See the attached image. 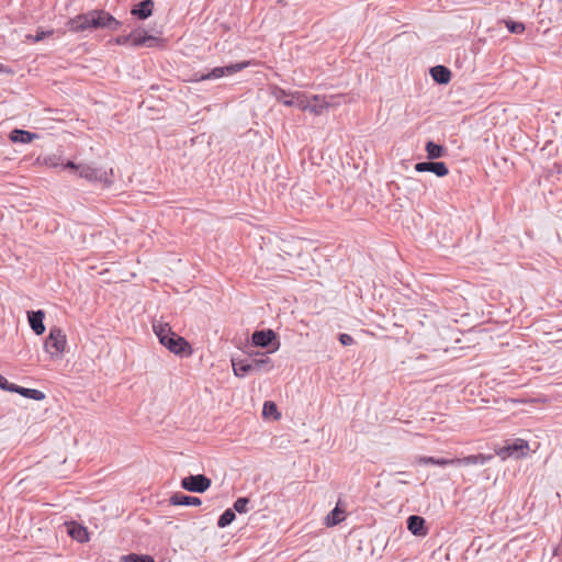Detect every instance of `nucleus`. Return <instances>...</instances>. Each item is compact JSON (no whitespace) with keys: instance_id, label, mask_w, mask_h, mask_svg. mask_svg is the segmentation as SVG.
I'll return each mask as SVG.
<instances>
[{"instance_id":"nucleus-1","label":"nucleus","mask_w":562,"mask_h":562,"mask_svg":"<svg viewBox=\"0 0 562 562\" xmlns=\"http://www.w3.org/2000/svg\"><path fill=\"white\" fill-rule=\"evenodd\" d=\"M67 26L68 30L74 33L98 29L116 31L120 26V22L104 10H92L70 19L67 22Z\"/></svg>"},{"instance_id":"nucleus-2","label":"nucleus","mask_w":562,"mask_h":562,"mask_svg":"<svg viewBox=\"0 0 562 562\" xmlns=\"http://www.w3.org/2000/svg\"><path fill=\"white\" fill-rule=\"evenodd\" d=\"M153 329L159 342L177 356L186 357L192 352L190 344L181 336L172 331L169 324L154 323Z\"/></svg>"},{"instance_id":"nucleus-3","label":"nucleus","mask_w":562,"mask_h":562,"mask_svg":"<svg viewBox=\"0 0 562 562\" xmlns=\"http://www.w3.org/2000/svg\"><path fill=\"white\" fill-rule=\"evenodd\" d=\"M232 366L234 374L238 378H244L251 372L262 373L273 369L271 359L265 355L252 359H232Z\"/></svg>"},{"instance_id":"nucleus-4","label":"nucleus","mask_w":562,"mask_h":562,"mask_svg":"<svg viewBox=\"0 0 562 562\" xmlns=\"http://www.w3.org/2000/svg\"><path fill=\"white\" fill-rule=\"evenodd\" d=\"M64 168H70L76 171H78L79 176L90 182L100 183L104 187H109L112 183L111 176H112V169L110 172L106 170L94 168L91 165H85L79 164L76 165L72 161H67V164L64 165Z\"/></svg>"},{"instance_id":"nucleus-5","label":"nucleus","mask_w":562,"mask_h":562,"mask_svg":"<svg viewBox=\"0 0 562 562\" xmlns=\"http://www.w3.org/2000/svg\"><path fill=\"white\" fill-rule=\"evenodd\" d=\"M248 65H249L248 61H241V63H236V64H229V65L223 66V67H215L206 74L194 72L193 78L191 80L198 82V81H203V80L218 79L224 76L234 75V74L243 70L244 68H246Z\"/></svg>"},{"instance_id":"nucleus-6","label":"nucleus","mask_w":562,"mask_h":562,"mask_svg":"<svg viewBox=\"0 0 562 562\" xmlns=\"http://www.w3.org/2000/svg\"><path fill=\"white\" fill-rule=\"evenodd\" d=\"M67 340L64 331L58 327H53L45 340L44 348L52 358L59 359L65 350Z\"/></svg>"},{"instance_id":"nucleus-7","label":"nucleus","mask_w":562,"mask_h":562,"mask_svg":"<svg viewBox=\"0 0 562 562\" xmlns=\"http://www.w3.org/2000/svg\"><path fill=\"white\" fill-rule=\"evenodd\" d=\"M251 344L260 348H268L273 345L270 352L277 351L280 347L278 335L272 329L255 330L251 335Z\"/></svg>"},{"instance_id":"nucleus-8","label":"nucleus","mask_w":562,"mask_h":562,"mask_svg":"<svg viewBox=\"0 0 562 562\" xmlns=\"http://www.w3.org/2000/svg\"><path fill=\"white\" fill-rule=\"evenodd\" d=\"M212 484L204 474H190L181 480V487L191 493H204Z\"/></svg>"},{"instance_id":"nucleus-9","label":"nucleus","mask_w":562,"mask_h":562,"mask_svg":"<svg viewBox=\"0 0 562 562\" xmlns=\"http://www.w3.org/2000/svg\"><path fill=\"white\" fill-rule=\"evenodd\" d=\"M528 450V442L524 439L518 438L508 443L507 446L501 448L496 453L501 456L503 459L507 457L519 459L521 457H525Z\"/></svg>"},{"instance_id":"nucleus-10","label":"nucleus","mask_w":562,"mask_h":562,"mask_svg":"<svg viewBox=\"0 0 562 562\" xmlns=\"http://www.w3.org/2000/svg\"><path fill=\"white\" fill-rule=\"evenodd\" d=\"M417 172H432L437 177H446L449 173L448 166L443 161H422L415 165Z\"/></svg>"},{"instance_id":"nucleus-11","label":"nucleus","mask_w":562,"mask_h":562,"mask_svg":"<svg viewBox=\"0 0 562 562\" xmlns=\"http://www.w3.org/2000/svg\"><path fill=\"white\" fill-rule=\"evenodd\" d=\"M494 458V454H472L463 458H454L453 465H483L490 462Z\"/></svg>"},{"instance_id":"nucleus-12","label":"nucleus","mask_w":562,"mask_h":562,"mask_svg":"<svg viewBox=\"0 0 562 562\" xmlns=\"http://www.w3.org/2000/svg\"><path fill=\"white\" fill-rule=\"evenodd\" d=\"M169 503L173 506H200L202 501L196 496H189L177 492L171 495Z\"/></svg>"},{"instance_id":"nucleus-13","label":"nucleus","mask_w":562,"mask_h":562,"mask_svg":"<svg viewBox=\"0 0 562 562\" xmlns=\"http://www.w3.org/2000/svg\"><path fill=\"white\" fill-rule=\"evenodd\" d=\"M44 317L45 313L42 310L27 312L30 326L36 335H42L45 331Z\"/></svg>"},{"instance_id":"nucleus-14","label":"nucleus","mask_w":562,"mask_h":562,"mask_svg":"<svg viewBox=\"0 0 562 562\" xmlns=\"http://www.w3.org/2000/svg\"><path fill=\"white\" fill-rule=\"evenodd\" d=\"M153 9H154L153 0H143L133 7V9L131 10V13L140 20H145L151 15Z\"/></svg>"},{"instance_id":"nucleus-15","label":"nucleus","mask_w":562,"mask_h":562,"mask_svg":"<svg viewBox=\"0 0 562 562\" xmlns=\"http://www.w3.org/2000/svg\"><path fill=\"white\" fill-rule=\"evenodd\" d=\"M407 529L415 536H425L427 528L425 527V519L417 515H412L407 518Z\"/></svg>"},{"instance_id":"nucleus-16","label":"nucleus","mask_w":562,"mask_h":562,"mask_svg":"<svg viewBox=\"0 0 562 562\" xmlns=\"http://www.w3.org/2000/svg\"><path fill=\"white\" fill-rule=\"evenodd\" d=\"M68 535L77 540L78 542H87L89 540V533L86 527L72 521L67 527Z\"/></svg>"},{"instance_id":"nucleus-17","label":"nucleus","mask_w":562,"mask_h":562,"mask_svg":"<svg viewBox=\"0 0 562 562\" xmlns=\"http://www.w3.org/2000/svg\"><path fill=\"white\" fill-rule=\"evenodd\" d=\"M430 75L434 81L439 85H447L451 79V71L442 65H437L430 68Z\"/></svg>"},{"instance_id":"nucleus-18","label":"nucleus","mask_w":562,"mask_h":562,"mask_svg":"<svg viewBox=\"0 0 562 562\" xmlns=\"http://www.w3.org/2000/svg\"><path fill=\"white\" fill-rule=\"evenodd\" d=\"M38 138V135L29 131L15 128L10 133V139L13 143L29 144Z\"/></svg>"},{"instance_id":"nucleus-19","label":"nucleus","mask_w":562,"mask_h":562,"mask_svg":"<svg viewBox=\"0 0 562 562\" xmlns=\"http://www.w3.org/2000/svg\"><path fill=\"white\" fill-rule=\"evenodd\" d=\"M10 392L19 393L26 398H31V400H35V401H42L45 398V394L42 391L36 390V389L23 387V386L16 385V384L12 385V387L10 389Z\"/></svg>"},{"instance_id":"nucleus-20","label":"nucleus","mask_w":562,"mask_h":562,"mask_svg":"<svg viewBox=\"0 0 562 562\" xmlns=\"http://www.w3.org/2000/svg\"><path fill=\"white\" fill-rule=\"evenodd\" d=\"M331 104L333 103H330V101L327 100L326 98H322L319 95H312L310 98V108H307V111L316 115H319L323 113L324 109H327Z\"/></svg>"},{"instance_id":"nucleus-21","label":"nucleus","mask_w":562,"mask_h":562,"mask_svg":"<svg viewBox=\"0 0 562 562\" xmlns=\"http://www.w3.org/2000/svg\"><path fill=\"white\" fill-rule=\"evenodd\" d=\"M425 150L427 153V158L429 160L438 159L445 156L446 148L439 144H436L432 140H428L425 146Z\"/></svg>"},{"instance_id":"nucleus-22","label":"nucleus","mask_w":562,"mask_h":562,"mask_svg":"<svg viewBox=\"0 0 562 562\" xmlns=\"http://www.w3.org/2000/svg\"><path fill=\"white\" fill-rule=\"evenodd\" d=\"M271 93L278 102L285 106H293V92H288L280 87H273Z\"/></svg>"},{"instance_id":"nucleus-23","label":"nucleus","mask_w":562,"mask_h":562,"mask_svg":"<svg viewBox=\"0 0 562 562\" xmlns=\"http://www.w3.org/2000/svg\"><path fill=\"white\" fill-rule=\"evenodd\" d=\"M416 462L418 464H432L438 467L453 465V459L434 458V457H418Z\"/></svg>"},{"instance_id":"nucleus-24","label":"nucleus","mask_w":562,"mask_h":562,"mask_svg":"<svg viewBox=\"0 0 562 562\" xmlns=\"http://www.w3.org/2000/svg\"><path fill=\"white\" fill-rule=\"evenodd\" d=\"M293 106L307 111V108H310V97H307L304 92L301 91H294L293 92Z\"/></svg>"},{"instance_id":"nucleus-25","label":"nucleus","mask_w":562,"mask_h":562,"mask_svg":"<svg viewBox=\"0 0 562 562\" xmlns=\"http://www.w3.org/2000/svg\"><path fill=\"white\" fill-rule=\"evenodd\" d=\"M344 520V510L336 506L326 517L327 526H336Z\"/></svg>"},{"instance_id":"nucleus-26","label":"nucleus","mask_w":562,"mask_h":562,"mask_svg":"<svg viewBox=\"0 0 562 562\" xmlns=\"http://www.w3.org/2000/svg\"><path fill=\"white\" fill-rule=\"evenodd\" d=\"M146 31L143 29H136L131 32V46L140 47L145 46Z\"/></svg>"},{"instance_id":"nucleus-27","label":"nucleus","mask_w":562,"mask_h":562,"mask_svg":"<svg viewBox=\"0 0 562 562\" xmlns=\"http://www.w3.org/2000/svg\"><path fill=\"white\" fill-rule=\"evenodd\" d=\"M236 518V515L233 509L227 508L224 513L218 517L217 526L220 528H225L231 525Z\"/></svg>"},{"instance_id":"nucleus-28","label":"nucleus","mask_w":562,"mask_h":562,"mask_svg":"<svg viewBox=\"0 0 562 562\" xmlns=\"http://www.w3.org/2000/svg\"><path fill=\"white\" fill-rule=\"evenodd\" d=\"M125 562H155L154 558L148 554L131 553L123 557Z\"/></svg>"},{"instance_id":"nucleus-29","label":"nucleus","mask_w":562,"mask_h":562,"mask_svg":"<svg viewBox=\"0 0 562 562\" xmlns=\"http://www.w3.org/2000/svg\"><path fill=\"white\" fill-rule=\"evenodd\" d=\"M248 497H238L234 503V513L237 512L239 514H245L248 512V504H249Z\"/></svg>"},{"instance_id":"nucleus-30","label":"nucleus","mask_w":562,"mask_h":562,"mask_svg":"<svg viewBox=\"0 0 562 562\" xmlns=\"http://www.w3.org/2000/svg\"><path fill=\"white\" fill-rule=\"evenodd\" d=\"M507 30L513 34H521L525 31V24L513 20L505 21Z\"/></svg>"},{"instance_id":"nucleus-31","label":"nucleus","mask_w":562,"mask_h":562,"mask_svg":"<svg viewBox=\"0 0 562 562\" xmlns=\"http://www.w3.org/2000/svg\"><path fill=\"white\" fill-rule=\"evenodd\" d=\"M53 33H54L53 30H49V31L37 30L35 35H31V34L26 35V41L32 42V43H37V42L53 35Z\"/></svg>"},{"instance_id":"nucleus-32","label":"nucleus","mask_w":562,"mask_h":562,"mask_svg":"<svg viewBox=\"0 0 562 562\" xmlns=\"http://www.w3.org/2000/svg\"><path fill=\"white\" fill-rule=\"evenodd\" d=\"M265 416L274 415V418H279L280 414L278 412L277 405L273 402H266L263 404V411Z\"/></svg>"},{"instance_id":"nucleus-33","label":"nucleus","mask_w":562,"mask_h":562,"mask_svg":"<svg viewBox=\"0 0 562 562\" xmlns=\"http://www.w3.org/2000/svg\"><path fill=\"white\" fill-rule=\"evenodd\" d=\"M162 41L158 38L157 36H154L151 34H148L146 32L145 35V47H156L158 46Z\"/></svg>"},{"instance_id":"nucleus-34","label":"nucleus","mask_w":562,"mask_h":562,"mask_svg":"<svg viewBox=\"0 0 562 562\" xmlns=\"http://www.w3.org/2000/svg\"><path fill=\"white\" fill-rule=\"evenodd\" d=\"M338 339L342 346H350L353 344V338L349 334H340Z\"/></svg>"},{"instance_id":"nucleus-35","label":"nucleus","mask_w":562,"mask_h":562,"mask_svg":"<svg viewBox=\"0 0 562 562\" xmlns=\"http://www.w3.org/2000/svg\"><path fill=\"white\" fill-rule=\"evenodd\" d=\"M115 42L119 45H131V33L128 35L117 36Z\"/></svg>"},{"instance_id":"nucleus-36","label":"nucleus","mask_w":562,"mask_h":562,"mask_svg":"<svg viewBox=\"0 0 562 562\" xmlns=\"http://www.w3.org/2000/svg\"><path fill=\"white\" fill-rule=\"evenodd\" d=\"M13 383H10L3 375L0 374V389L10 391Z\"/></svg>"},{"instance_id":"nucleus-37","label":"nucleus","mask_w":562,"mask_h":562,"mask_svg":"<svg viewBox=\"0 0 562 562\" xmlns=\"http://www.w3.org/2000/svg\"><path fill=\"white\" fill-rule=\"evenodd\" d=\"M397 482H398L400 484H408V481H406L405 479L398 480Z\"/></svg>"},{"instance_id":"nucleus-38","label":"nucleus","mask_w":562,"mask_h":562,"mask_svg":"<svg viewBox=\"0 0 562 562\" xmlns=\"http://www.w3.org/2000/svg\"><path fill=\"white\" fill-rule=\"evenodd\" d=\"M396 474H398V475H407L408 473L405 472V471H402V472H397Z\"/></svg>"}]
</instances>
